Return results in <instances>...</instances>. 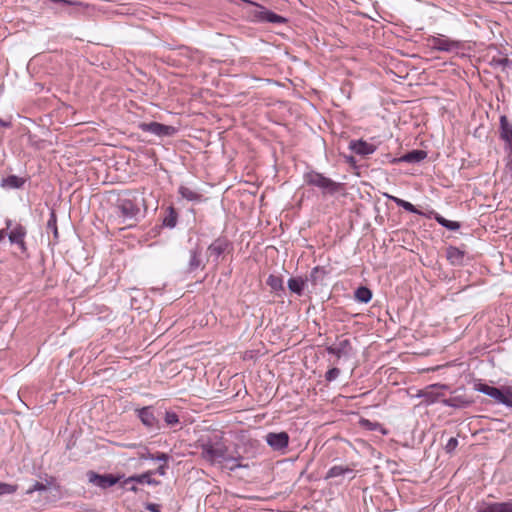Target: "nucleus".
<instances>
[{"instance_id": "obj_30", "label": "nucleus", "mask_w": 512, "mask_h": 512, "mask_svg": "<svg viewBox=\"0 0 512 512\" xmlns=\"http://www.w3.org/2000/svg\"><path fill=\"white\" fill-rule=\"evenodd\" d=\"M436 220L438 221L439 224H441L443 227L448 228L449 230H457L460 228V224L458 222L447 220L442 216H437Z\"/></svg>"}, {"instance_id": "obj_45", "label": "nucleus", "mask_w": 512, "mask_h": 512, "mask_svg": "<svg viewBox=\"0 0 512 512\" xmlns=\"http://www.w3.org/2000/svg\"><path fill=\"white\" fill-rule=\"evenodd\" d=\"M506 394L508 395V400L512 401V391H507ZM508 407H512V403H508Z\"/></svg>"}, {"instance_id": "obj_42", "label": "nucleus", "mask_w": 512, "mask_h": 512, "mask_svg": "<svg viewBox=\"0 0 512 512\" xmlns=\"http://www.w3.org/2000/svg\"><path fill=\"white\" fill-rule=\"evenodd\" d=\"M54 3L61 4L63 6H69L72 4L71 1L68 0H52Z\"/></svg>"}, {"instance_id": "obj_32", "label": "nucleus", "mask_w": 512, "mask_h": 512, "mask_svg": "<svg viewBox=\"0 0 512 512\" xmlns=\"http://www.w3.org/2000/svg\"><path fill=\"white\" fill-rule=\"evenodd\" d=\"M48 489V486L42 482H35L31 487H29L27 490H26V494L27 495H31L32 493L38 491V492H42V491H46Z\"/></svg>"}, {"instance_id": "obj_3", "label": "nucleus", "mask_w": 512, "mask_h": 512, "mask_svg": "<svg viewBox=\"0 0 512 512\" xmlns=\"http://www.w3.org/2000/svg\"><path fill=\"white\" fill-rule=\"evenodd\" d=\"M144 199H139L138 195L131 194L129 197H124L118 200L117 208L125 219H136L140 213V204Z\"/></svg>"}, {"instance_id": "obj_17", "label": "nucleus", "mask_w": 512, "mask_h": 512, "mask_svg": "<svg viewBox=\"0 0 512 512\" xmlns=\"http://www.w3.org/2000/svg\"><path fill=\"white\" fill-rule=\"evenodd\" d=\"M229 246L230 243L227 239L218 238L208 247V253L211 257H214V260H218L228 250Z\"/></svg>"}, {"instance_id": "obj_6", "label": "nucleus", "mask_w": 512, "mask_h": 512, "mask_svg": "<svg viewBox=\"0 0 512 512\" xmlns=\"http://www.w3.org/2000/svg\"><path fill=\"white\" fill-rule=\"evenodd\" d=\"M138 417L143 423L144 426H146L148 429L151 430H160L161 424L158 420L157 416L155 415L154 408L152 406L143 407L139 410Z\"/></svg>"}, {"instance_id": "obj_48", "label": "nucleus", "mask_w": 512, "mask_h": 512, "mask_svg": "<svg viewBox=\"0 0 512 512\" xmlns=\"http://www.w3.org/2000/svg\"><path fill=\"white\" fill-rule=\"evenodd\" d=\"M5 223H6V227L10 228L12 221L10 219H7Z\"/></svg>"}, {"instance_id": "obj_2", "label": "nucleus", "mask_w": 512, "mask_h": 512, "mask_svg": "<svg viewBox=\"0 0 512 512\" xmlns=\"http://www.w3.org/2000/svg\"><path fill=\"white\" fill-rule=\"evenodd\" d=\"M305 182L319 188L324 195H333L340 191L342 184L333 181L321 173L311 171L304 175Z\"/></svg>"}, {"instance_id": "obj_13", "label": "nucleus", "mask_w": 512, "mask_h": 512, "mask_svg": "<svg viewBox=\"0 0 512 512\" xmlns=\"http://www.w3.org/2000/svg\"><path fill=\"white\" fill-rule=\"evenodd\" d=\"M326 351L329 354L335 355L339 359L341 357L349 356L352 351V346L350 340L342 339L333 345L327 346Z\"/></svg>"}, {"instance_id": "obj_31", "label": "nucleus", "mask_w": 512, "mask_h": 512, "mask_svg": "<svg viewBox=\"0 0 512 512\" xmlns=\"http://www.w3.org/2000/svg\"><path fill=\"white\" fill-rule=\"evenodd\" d=\"M47 229L51 230L56 238L58 237L57 217L53 211L51 212L50 218L47 222Z\"/></svg>"}, {"instance_id": "obj_34", "label": "nucleus", "mask_w": 512, "mask_h": 512, "mask_svg": "<svg viewBox=\"0 0 512 512\" xmlns=\"http://www.w3.org/2000/svg\"><path fill=\"white\" fill-rule=\"evenodd\" d=\"M16 490V485L0 482V495L13 494Z\"/></svg>"}, {"instance_id": "obj_41", "label": "nucleus", "mask_w": 512, "mask_h": 512, "mask_svg": "<svg viewBox=\"0 0 512 512\" xmlns=\"http://www.w3.org/2000/svg\"><path fill=\"white\" fill-rule=\"evenodd\" d=\"M147 509L150 510L151 512H160L159 505L157 504H148Z\"/></svg>"}, {"instance_id": "obj_21", "label": "nucleus", "mask_w": 512, "mask_h": 512, "mask_svg": "<svg viewBox=\"0 0 512 512\" xmlns=\"http://www.w3.org/2000/svg\"><path fill=\"white\" fill-rule=\"evenodd\" d=\"M151 475H152L151 472H146V473H143L141 475H134V476L128 477L127 479H125L123 481L122 486H126V485L131 484V483L155 484L156 482L152 480Z\"/></svg>"}, {"instance_id": "obj_16", "label": "nucleus", "mask_w": 512, "mask_h": 512, "mask_svg": "<svg viewBox=\"0 0 512 512\" xmlns=\"http://www.w3.org/2000/svg\"><path fill=\"white\" fill-rule=\"evenodd\" d=\"M26 229L21 224L16 225L8 234L9 241L12 244H17L22 252L26 251V244L24 238L26 236Z\"/></svg>"}, {"instance_id": "obj_35", "label": "nucleus", "mask_w": 512, "mask_h": 512, "mask_svg": "<svg viewBox=\"0 0 512 512\" xmlns=\"http://www.w3.org/2000/svg\"><path fill=\"white\" fill-rule=\"evenodd\" d=\"M320 274H321L322 276H324V275H325V271H324V269H322V268H320V267H318V266H317V267H314V268L312 269V271H311V273H310V278H309V279H310V281H311L314 285H316V284L318 283V280H319V276H320Z\"/></svg>"}, {"instance_id": "obj_20", "label": "nucleus", "mask_w": 512, "mask_h": 512, "mask_svg": "<svg viewBox=\"0 0 512 512\" xmlns=\"http://www.w3.org/2000/svg\"><path fill=\"white\" fill-rule=\"evenodd\" d=\"M307 279L301 277H292L288 280V289L292 292L301 296L306 286Z\"/></svg>"}, {"instance_id": "obj_28", "label": "nucleus", "mask_w": 512, "mask_h": 512, "mask_svg": "<svg viewBox=\"0 0 512 512\" xmlns=\"http://www.w3.org/2000/svg\"><path fill=\"white\" fill-rule=\"evenodd\" d=\"M164 422L167 427H175L179 424V416L174 411H166L164 414Z\"/></svg>"}, {"instance_id": "obj_14", "label": "nucleus", "mask_w": 512, "mask_h": 512, "mask_svg": "<svg viewBox=\"0 0 512 512\" xmlns=\"http://www.w3.org/2000/svg\"><path fill=\"white\" fill-rule=\"evenodd\" d=\"M500 138L505 142V150L512 149V124L505 115L500 117Z\"/></svg>"}, {"instance_id": "obj_40", "label": "nucleus", "mask_w": 512, "mask_h": 512, "mask_svg": "<svg viewBox=\"0 0 512 512\" xmlns=\"http://www.w3.org/2000/svg\"><path fill=\"white\" fill-rule=\"evenodd\" d=\"M497 63H498V65H500L502 67H506L511 63V61L508 58H501V59L497 60Z\"/></svg>"}, {"instance_id": "obj_44", "label": "nucleus", "mask_w": 512, "mask_h": 512, "mask_svg": "<svg viewBox=\"0 0 512 512\" xmlns=\"http://www.w3.org/2000/svg\"><path fill=\"white\" fill-rule=\"evenodd\" d=\"M165 469H166V466H165V465H162V466H160V467L157 469V473H159L160 475H164V474H165Z\"/></svg>"}, {"instance_id": "obj_22", "label": "nucleus", "mask_w": 512, "mask_h": 512, "mask_svg": "<svg viewBox=\"0 0 512 512\" xmlns=\"http://www.w3.org/2000/svg\"><path fill=\"white\" fill-rule=\"evenodd\" d=\"M385 196L388 199L392 200L397 206L403 208L404 210H406L410 213L422 215V213L412 203L405 201L403 199H400L398 197L392 196V195L385 194Z\"/></svg>"}, {"instance_id": "obj_39", "label": "nucleus", "mask_w": 512, "mask_h": 512, "mask_svg": "<svg viewBox=\"0 0 512 512\" xmlns=\"http://www.w3.org/2000/svg\"><path fill=\"white\" fill-rule=\"evenodd\" d=\"M179 192L183 198H185L187 200H192V190H190L189 188L180 187Z\"/></svg>"}, {"instance_id": "obj_15", "label": "nucleus", "mask_w": 512, "mask_h": 512, "mask_svg": "<svg viewBox=\"0 0 512 512\" xmlns=\"http://www.w3.org/2000/svg\"><path fill=\"white\" fill-rule=\"evenodd\" d=\"M349 148L360 156H368L376 151L374 144L368 143L364 140H352L349 143Z\"/></svg>"}, {"instance_id": "obj_4", "label": "nucleus", "mask_w": 512, "mask_h": 512, "mask_svg": "<svg viewBox=\"0 0 512 512\" xmlns=\"http://www.w3.org/2000/svg\"><path fill=\"white\" fill-rule=\"evenodd\" d=\"M448 385L446 384H431L426 386L424 389H421L417 393V397L423 398V403L426 405H431L440 400L443 396V393L440 392L442 389H448Z\"/></svg>"}, {"instance_id": "obj_33", "label": "nucleus", "mask_w": 512, "mask_h": 512, "mask_svg": "<svg viewBox=\"0 0 512 512\" xmlns=\"http://www.w3.org/2000/svg\"><path fill=\"white\" fill-rule=\"evenodd\" d=\"M505 151V172L512 178V148Z\"/></svg>"}, {"instance_id": "obj_18", "label": "nucleus", "mask_w": 512, "mask_h": 512, "mask_svg": "<svg viewBox=\"0 0 512 512\" xmlns=\"http://www.w3.org/2000/svg\"><path fill=\"white\" fill-rule=\"evenodd\" d=\"M426 157L427 153L424 150H412L399 158H394L392 163H418L424 160Z\"/></svg>"}, {"instance_id": "obj_37", "label": "nucleus", "mask_w": 512, "mask_h": 512, "mask_svg": "<svg viewBox=\"0 0 512 512\" xmlns=\"http://www.w3.org/2000/svg\"><path fill=\"white\" fill-rule=\"evenodd\" d=\"M141 458H144V459H147V458H149V459H156V460H158V461H164V462H166V461H167V459H168V456H167L166 454H164V453H160V454H158L156 457H153V456H152V455L147 451V452H146V455H144V454H142V455H141Z\"/></svg>"}, {"instance_id": "obj_47", "label": "nucleus", "mask_w": 512, "mask_h": 512, "mask_svg": "<svg viewBox=\"0 0 512 512\" xmlns=\"http://www.w3.org/2000/svg\"><path fill=\"white\" fill-rule=\"evenodd\" d=\"M194 268L200 265V262L196 260V256L194 255V262H193Z\"/></svg>"}, {"instance_id": "obj_1", "label": "nucleus", "mask_w": 512, "mask_h": 512, "mask_svg": "<svg viewBox=\"0 0 512 512\" xmlns=\"http://www.w3.org/2000/svg\"><path fill=\"white\" fill-rule=\"evenodd\" d=\"M195 446L201 448V457L211 463H219L222 460L230 463L228 468L234 470L241 465L234 458H225L226 446L222 442V437L217 432H209L198 437Z\"/></svg>"}, {"instance_id": "obj_12", "label": "nucleus", "mask_w": 512, "mask_h": 512, "mask_svg": "<svg viewBox=\"0 0 512 512\" xmlns=\"http://www.w3.org/2000/svg\"><path fill=\"white\" fill-rule=\"evenodd\" d=\"M140 128L144 132H149L157 136H169L174 133L172 126L164 125L158 122H149L140 124Z\"/></svg>"}, {"instance_id": "obj_23", "label": "nucleus", "mask_w": 512, "mask_h": 512, "mask_svg": "<svg viewBox=\"0 0 512 512\" xmlns=\"http://www.w3.org/2000/svg\"><path fill=\"white\" fill-rule=\"evenodd\" d=\"M352 472L353 470L347 466L335 465L328 470L326 479L344 476L346 474H351Z\"/></svg>"}, {"instance_id": "obj_19", "label": "nucleus", "mask_w": 512, "mask_h": 512, "mask_svg": "<svg viewBox=\"0 0 512 512\" xmlns=\"http://www.w3.org/2000/svg\"><path fill=\"white\" fill-rule=\"evenodd\" d=\"M26 179L16 176V175H9L6 178H3L1 180V187L4 189H19L22 188L25 184Z\"/></svg>"}, {"instance_id": "obj_5", "label": "nucleus", "mask_w": 512, "mask_h": 512, "mask_svg": "<svg viewBox=\"0 0 512 512\" xmlns=\"http://www.w3.org/2000/svg\"><path fill=\"white\" fill-rule=\"evenodd\" d=\"M476 512H512V499L504 502L481 501L476 504Z\"/></svg>"}, {"instance_id": "obj_10", "label": "nucleus", "mask_w": 512, "mask_h": 512, "mask_svg": "<svg viewBox=\"0 0 512 512\" xmlns=\"http://www.w3.org/2000/svg\"><path fill=\"white\" fill-rule=\"evenodd\" d=\"M243 1L246 3L255 5V3L250 0H243ZM256 6L259 9L256 14L259 21L269 22V23H274V24H282L287 21L286 18L274 13L273 11L266 9L263 6H260L257 4H256Z\"/></svg>"}, {"instance_id": "obj_9", "label": "nucleus", "mask_w": 512, "mask_h": 512, "mask_svg": "<svg viewBox=\"0 0 512 512\" xmlns=\"http://www.w3.org/2000/svg\"><path fill=\"white\" fill-rule=\"evenodd\" d=\"M266 443L276 451H281L287 448L289 444L288 433L282 432H270L265 436Z\"/></svg>"}, {"instance_id": "obj_43", "label": "nucleus", "mask_w": 512, "mask_h": 512, "mask_svg": "<svg viewBox=\"0 0 512 512\" xmlns=\"http://www.w3.org/2000/svg\"><path fill=\"white\" fill-rule=\"evenodd\" d=\"M136 483H131V484H128L126 486H122L123 488H126L128 490H131V491H136V486H135Z\"/></svg>"}, {"instance_id": "obj_36", "label": "nucleus", "mask_w": 512, "mask_h": 512, "mask_svg": "<svg viewBox=\"0 0 512 512\" xmlns=\"http://www.w3.org/2000/svg\"><path fill=\"white\" fill-rule=\"evenodd\" d=\"M340 375V370L336 367L329 369L325 374V379L328 382L334 381Z\"/></svg>"}, {"instance_id": "obj_7", "label": "nucleus", "mask_w": 512, "mask_h": 512, "mask_svg": "<svg viewBox=\"0 0 512 512\" xmlns=\"http://www.w3.org/2000/svg\"><path fill=\"white\" fill-rule=\"evenodd\" d=\"M88 480L91 484L102 489L109 488L119 482L120 477H115L112 474H97L93 471L87 473Z\"/></svg>"}, {"instance_id": "obj_26", "label": "nucleus", "mask_w": 512, "mask_h": 512, "mask_svg": "<svg viewBox=\"0 0 512 512\" xmlns=\"http://www.w3.org/2000/svg\"><path fill=\"white\" fill-rule=\"evenodd\" d=\"M177 223V213L173 207H168L166 215L163 218V225L168 228H174Z\"/></svg>"}, {"instance_id": "obj_24", "label": "nucleus", "mask_w": 512, "mask_h": 512, "mask_svg": "<svg viewBox=\"0 0 512 512\" xmlns=\"http://www.w3.org/2000/svg\"><path fill=\"white\" fill-rule=\"evenodd\" d=\"M447 258L454 265L461 264L464 258V252L457 247H449L447 249Z\"/></svg>"}, {"instance_id": "obj_49", "label": "nucleus", "mask_w": 512, "mask_h": 512, "mask_svg": "<svg viewBox=\"0 0 512 512\" xmlns=\"http://www.w3.org/2000/svg\"><path fill=\"white\" fill-rule=\"evenodd\" d=\"M0 123H1V125H3V126H7V125H8V123H6V122H2V121H0Z\"/></svg>"}, {"instance_id": "obj_27", "label": "nucleus", "mask_w": 512, "mask_h": 512, "mask_svg": "<svg viewBox=\"0 0 512 512\" xmlns=\"http://www.w3.org/2000/svg\"><path fill=\"white\" fill-rule=\"evenodd\" d=\"M372 298V292L367 287L361 286L355 291V299L361 303H368Z\"/></svg>"}, {"instance_id": "obj_25", "label": "nucleus", "mask_w": 512, "mask_h": 512, "mask_svg": "<svg viewBox=\"0 0 512 512\" xmlns=\"http://www.w3.org/2000/svg\"><path fill=\"white\" fill-rule=\"evenodd\" d=\"M267 285L271 288L272 291L279 293L284 292V284L283 279L280 276L269 275L267 278Z\"/></svg>"}, {"instance_id": "obj_8", "label": "nucleus", "mask_w": 512, "mask_h": 512, "mask_svg": "<svg viewBox=\"0 0 512 512\" xmlns=\"http://www.w3.org/2000/svg\"><path fill=\"white\" fill-rule=\"evenodd\" d=\"M432 49L444 52H451L460 48V42L451 40L445 36H434L429 39Z\"/></svg>"}, {"instance_id": "obj_29", "label": "nucleus", "mask_w": 512, "mask_h": 512, "mask_svg": "<svg viewBox=\"0 0 512 512\" xmlns=\"http://www.w3.org/2000/svg\"><path fill=\"white\" fill-rule=\"evenodd\" d=\"M442 403L448 407H462L466 406L469 402L463 400L461 397H452L449 399H443Z\"/></svg>"}, {"instance_id": "obj_11", "label": "nucleus", "mask_w": 512, "mask_h": 512, "mask_svg": "<svg viewBox=\"0 0 512 512\" xmlns=\"http://www.w3.org/2000/svg\"><path fill=\"white\" fill-rule=\"evenodd\" d=\"M477 390L491 398H493L498 403L504 404L508 406V403H512L511 400H508V395L502 392L500 389L494 386H489L487 384H480Z\"/></svg>"}, {"instance_id": "obj_38", "label": "nucleus", "mask_w": 512, "mask_h": 512, "mask_svg": "<svg viewBox=\"0 0 512 512\" xmlns=\"http://www.w3.org/2000/svg\"><path fill=\"white\" fill-rule=\"evenodd\" d=\"M458 445V440L454 437L450 438L445 446V449L448 453H451L455 450Z\"/></svg>"}, {"instance_id": "obj_46", "label": "nucleus", "mask_w": 512, "mask_h": 512, "mask_svg": "<svg viewBox=\"0 0 512 512\" xmlns=\"http://www.w3.org/2000/svg\"><path fill=\"white\" fill-rule=\"evenodd\" d=\"M5 237H6V232H5V230H4V229L0 230V242H1L2 240H4V238H5Z\"/></svg>"}]
</instances>
